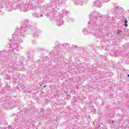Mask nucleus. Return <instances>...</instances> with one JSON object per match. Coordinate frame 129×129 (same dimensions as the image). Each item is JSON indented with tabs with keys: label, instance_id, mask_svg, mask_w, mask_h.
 Listing matches in <instances>:
<instances>
[{
	"label": "nucleus",
	"instance_id": "nucleus-1",
	"mask_svg": "<svg viewBox=\"0 0 129 129\" xmlns=\"http://www.w3.org/2000/svg\"><path fill=\"white\" fill-rule=\"evenodd\" d=\"M121 33H122V31H121V30L119 29L117 31V34H119Z\"/></svg>",
	"mask_w": 129,
	"mask_h": 129
},
{
	"label": "nucleus",
	"instance_id": "nucleus-2",
	"mask_svg": "<svg viewBox=\"0 0 129 129\" xmlns=\"http://www.w3.org/2000/svg\"><path fill=\"white\" fill-rule=\"evenodd\" d=\"M128 25H127V24H126V23H125V27H128Z\"/></svg>",
	"mask_w": 129,
	"mask_h": 129
},
{
	"label": "nucleus",
	"instance_id": "nucleus-3",
	"mask_svg": "<svg viewBox=\"0 0 129 129\" xmlns=\"http://www.w3.org/2000/svg\"><path fill=\"white\" fill-rule=\"evenodd\" d=\"M124 23H125V24H127V21H124Z\"/></svg>",
	"mask_w": 129,
	"mask_h": 129
},
{
	"label": "nucleus",
	"instance_id": "nucleus-4",
	"mask_svg": "<svg viewBox=\"0 0 129 129\" xmlns=\"http://www.w3.org/2000/svg\"><path fill=\"white\" fill-rule=\"evenodd\" d=\"M40 17H43V15H41Z\"/></svg>",
	"mask_w": 129,
	"mask_h": 129
},
{
	"label": "nucleus",
	"instance_id": "nucleus-5",
	"mask_svg": "<svg viewBox=\"0 0 129 129\" xmlns=\"http://www.w3.org/2000/svg\"><path fill=\"white\" fill-rule=\"evenodd\" d=\"M44 87H46V85L44 86Z\"/></svg>",
	"mask_w": 129,
	"mask_h": 129
},
{
	"label": "nucleus",
	"instance_id": "nucleus-6",
	"mask_svg": "<svg viewBox=\"0 0 129 129\" xmlns=\"http://www.w3.org/2000/svg\"><path fill=\"white\" fill-rule=\"evenodd\" d=\"M128 77H129V75H128Z\"/></svg>",
	"mask_w": 129,
	"mask_h": 129
}]
</instances>
